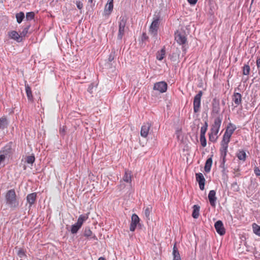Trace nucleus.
<instances>
[{"label": "nucleus", "mask_w": 260, "mask_h": 260, "mask_svg": "<svg viewBox=\"0 0 260 260\" xmlns=\"http://www.w3.org/2000/svg\"><path fill=\"white\" fill-rule=\"evenodd\" d=\"M120 186L122 187V188H124V185H122V184H120Z\"/></svg>", "instance_id": "nucleus-55"}, {"label": "nucleus", "mask_w": 260, "mask_h": 260, "mask_svg": "<svg viewBox=\"0 0 260 260\" xmlns=\"http://www.w3.org/2000/svg\"><path fill=\"white\" fill-rule=\"evenodd\" d=\"M192 209V216L193 218L197 219L200 215V207L198 205H194L193 206Z\"/></svg>", "instance_id": "nucleus-19"}, {"label": "nucleus", "mask_w": 260, "mask_h": 260, "mask_svg": "<svg viewBox=\"0 0 260 260\" xmlns=\"http://www.w3.org/2000/svg\"><path fill=\"white\" fill-rule=\"evenodd\" d=\"M83 235L88 239H93L96 241L98 240L97 237L95 234L92 233V232L88 226H86L84 228L83 231Z\"/></svg>", "instance_id": "nucleus-13"}, {"label": "nucleus", "mask_w": 260, "mask_h": 260, "mask_svg": "<svg viewBox=\"0 0 260 260\" xmlns=\"http://www.w3.org/2000/svg\"><path fill=\"white\" fill-rule=\"evenodd\" d=\"M173 260H181V257H180L179 251L177 248L176 243L174 245V246H173Z\"/></svg>", "instance_id": "nucleus-20"}, {"label": "nucleus", "mask_w": 260, "mask_h": 260, "mask_svg": "<svg viewBox=\"0 0 260 260\" xmlns=\"http://www.w3.org/2000/svg\"><path fill=\"white\" fill-rule=\"evenodd\" d=\"M77 7L80 9L81 10L83 7V3L80 1H77L76 3Z\"/></svg>", "instance_id": "nucleus-40"}, {"label": "nucleus", "mask_w": 260, "mask_h": 260, "mask_svg": "<svg viewBox=\"0 0 260 260\" xmlns=\"http://www.w3.org/2000/svg\"><path fill=\"white\" fill-rule=\"evenodd\" d=\"M166 55V50L165 47L162 48L159 51H158L156 54V58L158 60H162Z\"/></svg>", "instance_id": "nucleus-23"}, {"label": "nucleus", "mask_w": 260, "mask_h": 260, "mask_svg": "<svg viewBox=\"0 0 260 260\" xmlns=\"http://www.w3.org/2000/svg\"><path fill=\"white\" fill-rule=\"evenodd\" d=\"M17 255L20 258H23L26 256L25 251L22 248H20L18 250Z\"/></svg>", "instance_id": "nucleus-35"}, {"label": "nucleus", "mask_w": 260, "mask_h": 260, "mask_svg": "<svg viewBox=\"0 0 260 260\" xmlns=\"http://www.w3.org/2000/svg\"><path fill=\"white\" fill-rule=\"evenodd\" d=\"M107 3L113 4V0H108Z\"/></svg>", "instance_id": "nucleus-48"}, {"label": "nucleus", "mask_w": 260, "mask_h": 260, "mask_svg": "<svg viewBox=\"0 0 260 260\" xmlns=\"http://www.w3.org/2000/svg\"><path fill=\"white\" fill-rule=\"evenodd\" d=\"M206 127L202 126L201 128V134L200 135L205 136L206 132L207 131Z\"/></svg>", "instance_id": "nucleus-41"}, {"label": "nucleus", "mask_w": 260, "mask_h": 260, "mask_svg": "<svg viewBox=\"0 0 260 260\" xmlns=\"http://www.w3.org/2000/svg\"><path fill=\"white\" fill-rule=\"evenodd\" d=\"M203 94L202 91H200L194 97L193 99V111L197 113L200 111L201 106V97Z\"/></svg>", "instance_id": "nucleus-8"}, {"label": "nucleus", "mask_w": 260, "mask_h": 260, "mask_svg": "<svg viewBox=\"0 0 260 260\" xmlns=\"http://www.w3.org/2000/svg\"><path fill=\"white\" fill-rule=\"evenodd\" d=\"M254 173L255 175L257 176H260V170L257 167H255L254 168Z\"/></svg>", "instance_id": "nucleus-43"}, {"label": "nucleus", "mask_w": 260, "mask_h": 260, "mask_svg": "<svg viewBox=\"0 0 260 260\" xmlns=\"http://www.w3.org/2000/svg\"><path fill=\"white\" fill-rule=\"evenodd\" d=\"M236 129V127L235 125L229 123V141H230V138L231 136V135Z\"/></svg>", "instance_id": "nucleus-31"}, {"label": "nucleus", "mask_w": 260, "mask_h": 260, "mask_svg": "<svg viewBox=\"0 0 260 260\" xmlns=\"http://www.w3.org/2000/svg\"><path fill=\"white\" fill-rule=\"evenodd\" d=\"M250 68L248 64H245L242 67V74L245 76H248L250 73Z\"/></svg>", "instance_id": "nucleus-28"}, {"label": "nucleus", "mask_w": 260, "mask_h": 260, "mask_svg": "<svg viewBox=\"0 0 260 260\" xmlns=\"http://www.w3.org/2000/svg\"><path fill=\"white\" fill-rule=\"evenodd\" d=\"M30 26L28 25L26 27H25L22 30V31L21 32L20 35L21 36V37L22 36H25L28 32V29L29 28Z\"/></svg>", "instance_id": "nucleus-38"}, {"label": "nucleus", "mask_w": 260, "mask_h": 260, "mask_svg": "<svg viewBox=\"0 0 260 260\" xmlns=\"http://www.w3.org/2000/svg\"><path fill=\"white\" fill-rule=\"evenodd\" d=\"M115 57V51H112L109 55L108 60L110 62L113 61Z\"/></svg>", "instance_id": "nucleus-39"}, {"label": "nucleus", "mask_w": 260, "mask_h": 260, "mask_svg": "<svg viewBox=\"0 0 260 260\" xmlns=\"http://www.w3.org/2000/svg\"><path fill=\"white\" fill-rule=\"evenodd\" d=\"M214 123L216 126H219L220 123V121L218 119H215V121H214Z\"/></svg>", "instance_id": "nucleus-46"}, {"label": "nucleus", "mask_w": 260, "mask_h": 260, "mask_svg": "<svg viewBox=\"0 0 260 260\" xmlns=\"http://www.w3.org/2000/svg\"><path fill=\"white\" fill-rule=\"evenodd\" d=\"M232 187H234V188H236L235 189H237L238 187H237V184H233L232 186Z\"/></svg>", "instance_id": "nucleus-50"}, {"label": "nucleus", "mask_w": 260, "mask_h": 260, "mask_svg": "<svg viewBox=\"0 0 260 260\" xmlns=\"http://www.w3.org/2000/svg\"><path fill=\"white\" fill-rule=\"evenodd\" d=\"M113 9V4H107L104 9V15L109 16L111 13Z\"/></svg>", "instance_id": "nucleus-22"}, {"label": "nucleus", "mask_w": 260, "mask_h": 260, "mask_svg": "<svg viewBox=\"0 0 260 260\" xmlns=\"http://www.w3.org/2000/svg\"><path fill=\"white\" fill-rule=\"evenodd\" d=\"M37 199V193L33 192L28 194L26 197L27 203L29 204V208L35 203Z\"/></svg>", "instance_id": "nucleus-16"}, {"label": "nucleus", "mask_w": 260, "mask_h": 260, "mask_svg": "<svg viewBox=\"0 0 260 260\" xmlns=\"http://www.w3.org/2000/svg\"><path fill=\"white\" fill-rule=\"evenodd\" d=\"M210 140H213V138H211V135L209 136Z\"/></svg>", "instance_id": "nucleus-54"}, {"label": "nucleus", "mask_w": 260, "mask_h": 260, "mask_svg": "<svg viewBox=\"0 0 260 260\" xmlns=\"http://www.w3.org/2000/svg\"><path fill=\"white\" fill-rule=\"evenodd\" d=\"M233 101L237 105H239L241 101V95L239 93H235L233 96Z\"/></svg>", "instance_id": "nucleus-26"}, {"label": "nucleus", "mask_w": 260, "mask_h": 260, "mask_svg": "<svg viewBox=\"0 0 260 260\" xmlns=\"http://www.w3.org/2000/svg\"><path fill=\"white\" fill-rule=\"evenodd\" d=\"M93 85L92 84H90L88 87V89H87V91L90 93H92V89H93Z\"/></svg>", "instance_id": "nucleus-42"}, {"label": "nucleus", "mask_w": 260, "mask_h": 260, "mask_svg": "<svg viewBox=\"0 0 260 260\" xmlns=\"http://www.w3.org/2000/svg\"><path fill=\"white\" fill-rule=\"evenodd\" d=\"M152 208L151 207H147L144 210V214L145 216L148 218L151 211Z\"/></svg>", "instance_id": "nucleus-37"}, {"label": "nucleus", "mask_w": 260, "mask_h": 260, "mask_svg": "<svg viewBox=\"0 0 260 260\" xmlns=\"http://www.w3.org/2000/svg\"><path fill=\"white\" fill-rule=\"evenodd\" d=\"M148 39V37L147 36V35L146 34V33H144V32L143 33L142 36V40L143 41H144L147 40Z\"/></svg>", "instance_id": "nucleus-45"}, {"label": "nucleus", "mask_w": 260, "mask_h": 260, "mask_svg": "<svg viewBox=\"0 0 260 260\" xmlns=\"http://www.w3.org/2000/svg\"><path fill=\"white\" fill-rule=\"evenodd\" d=\"M25 91L26 93L27 98L28 101L32 102L33 101V96L31 92V88L28 84L25 85Z\"/></svg>", "instance_id": "nucleus-21"}, {"label": "nucleus", "mask_w": 260, "mask_h": 260, "mask_svg": "<svg viewBox=\"0 0 260 260\" xmlns=\"http://www.w3.org/2000/svg\"><path fill=\"white\" fill-rule=\"evenodd\" d=\"M256 65L258 68L260 67V58L257 59Z\"/></svg>", "instance_id": "nucleus-47"}, {"label": "nucleus", "mask_w": 260, "mask_h": 260, "mask_svg": "<svg viewBox=\"0 0 260 260\" xmlns=\"http://www.w3.org/2000/svg\"><path fill=\"white\" fill-rule=\"evenodd\" d=\"M151 126V124L148 122L143 125L141 129V136L144 138H146Z\"/></svg>", "instance_id": "nucleus-14"}, {"label": "nucleus", "mask_w": 260, "mask_h": 260, "mask_svg": "<svg viewBox=\"0 0 260 260\" xmlns=\"http://www.w3.org/2000/svg\"><path fill=\"white\" fill-rule=\"evenodd\" d=\"M35 13L34 12H27L26 14V19L28 21L31 20L35 18Z\"/></svg>", "instance_id": "nucleus-34"}, {"label": "nucleus", "mask_w": 260, "mask_h": 260, "mask_svg": "<svg viewBox=\"0 0 260 260\" xmlns=\"http://www.w3.org/2000/svg\"><path fill=\"white\" fill-rule=\"evenodd\" d=\"M212 156L213 155H211L210 157L208 158L206 161L204 170L207 173L209 172L211 170V168L212 165Z\"/></svg>", "instance_id": "nucleus-18"}, {"label": "nucleus", "mask_w": 260, "mask_h": 260, "mask_svg": "<svg viewBox=\"0 0 260 260\" xmlns=\"http://www.w3.org/2000/svg\"><path fill=\"white\" fill-rule=\"evenodd\" d=\"M24 13L22 12H20L16 15V18L17 19V22L20 24L22 22V20L24 18Z\"/></svg>", "instance_id": "nucleus-30"}, {"label": "nucleus", "mask_w": 260, "mask_h": 260, "mask_svg": "<svg viewBox=\"0 0 260 260\" xmlns=\"http://www.w3.org/2000/svg\"><path fill=\"white\" fill-rule=\"evenodd\" d=\"M253 232L257 235L260 236V226L257 224L254 223L252 225Z\"/></svg>", "instance_id": "nucleus-33"}, {"label": "nucleus", "mask_w": 260, "mask_h": 260, "mask_svg": "<svg viewBox=\"0 0 260 260\" xmlns=\"http://www.w3.org/2000/svg\"><path fill=\"white\" fill-rule=\"evenodd\" d=\"M12 142H9L2 149L1 152H2V154L1 155H3L5 158H9L12 156L14 152V149L12 148Z\"/></svg>", "instance_id": "nucleus-7"}, {"label": "nucleus", "mask_w": 260, "mask_h": 260, "mask_svg": "<svg viewBox=\"0 0 260 260\" xmlns=\"http://www.w3.org/2000/svg\"><path fill=\"white\" fill-rule=\"evenodd\" d=\"M196 180L199 183V187L201 190L205 188V179L201 173L196 174Z\"/></svg>", "instance_id": "nucleus-11"}, {"label": "nucleus", "mask_w": 260, "mask_h": 260, "mask_svg": "<svg viewBox=\"0 0 260 260\" xmlns=\"http://www.w3.org/2000/svg\"><path fill=\"white\" fill-rule=\"evenodd\" d=\"M3 0H0V3H3Z\"/></svg>", "instance_id": "nucleus-57"}, {"label": "nucleus", "mask_w": 260, "mask_h": 260, "mask_svg": "<svg viewBox=\"0 0 260 260\" xmlns=\"http://www.w3.org/2000/svg\"><path fill=\"white\" fill-rule=\"evenodd\" d=\"M237 156L240 160L245 161L246 157V154L244 151L241 150L237 153Z\"/></svg>", "instance_id": "nucleus-29"}, {"label": "nucleus", "mask_w": 260, "mask_h": 260, "mask_svg": "<svg viewBox=\"0 0 260 260\" xmlns=\"http://www.w3.org/2000/svg\"><path fill=\"white\" fill-rule=\"evenodd\" d=\"M98 260H105V258L103 257H100L99 258Z\"/></svg>", "instance_id": "nucleus-51"}, {"label": "nucleus", "mask_w": 260, "mask_h": 260, "mask_svg": "<svg viewBox=\"0 0 260 260\" xmlns=\"http://www.w3.org/2000/svg\"><path fill=\"white\" fill-rule=\"evenodd\" d=\"M5 199L6 205L11 210H15L19 207V201L14 189H10L6 192Z\"/></svg>", "instance_id": "nucleus-2"}, {"label": "nucleus", "mask_w": 260, "mask_h": 260, "mask_svg": "<svg viewBox=\"0 0 260 260\" xmlns=\"http://www.w3.org/2000/svg\"><path fill=\"white\" fill-rule=\"evenodd\" d=\"M93 2V0H88V3H92Z\"/></svg>", "instance_id": "nucleus-52"}, {"label": "nucleus", "mask_w": 260, "mask_h": 260, "mask_svg": "<svg viewBox=\"0 0 260 260\" xmlns=\"http://www.w3.org/2000/svg\"><path fill=\"white\" fill-rule=\"evenodd\" d=\"M203 127H206V128H207V127H208V123H207V122H206H206H205V124H204V125H203Z\"/></svg>", "instance_id": "nucleus-49"}, {"label": "nucleus", "mask_w": 260, "mask_h": 260, "mask_svg": "<svg viewBox=\"0 0 260 260\" xmlns=\"http://www.w3.org/2000/svg\"><path fill=\"white\" fill-rule=\"evenodd\" d=\"M224 133L223 139L221 143V148L220 149V165L219 168L221 169V172L223 176H226V167L225 163L226 161V156L228 151V125L224 127Z\"/></svg>", "instance_id": "nucleus-1"}, {"label": "nucleus", "mask_w": 260, "mask_h": 260, "mask_svg": "<svg viewBox=\"0 0 260 260\" xmlns=\"http://www.w3.org/2000/svg\"><path fill=\"white\" fill-rule=\"evenodd\" d=\"M168 88V84L165 81H160L154 83L153 90H157L160 93L165 92Z\"/></svg>", "instance_id": "nucleus-9"}, {"label": "nucleus", "mask_w": 260, "mask_h": 260, "mask_svg": "<svg viewBox=\"0 0 260 260\" xmlns=\"http://www.w3.org/2000/svg\"><path fill=\"white\" fill-rule=\"evenodd\" d=\"M188 3L191 5H194L197 3L198 0H187Z\"/></svg>", "instance_id": "nucleus-44"}, {"label": "nucleus", "mask_w": 260, "mask_h": 260, "mask_svg": "<svg viewBox=\"0 0 260 260\" xmlns=\"http://www.w3.org/2000/svg\"><path fill=\"white\" fill-rule=\"evenodd\" d=\"M214 227L217 233L220 236H222L225 234V229L223 226V223L221 220L217 221L215 223Z\"/></svg>", "instance_id": "nucleus-12"}, {"label": "nucleus", "mask_w": 260, "mask_h": 260, "mask_svg": "<svg viewBox=\"0 0 260 260\" xmlns=\"http://www.w3.org/2000/svg\"><path fill=\"white\" fill-rule=\"evenodd\" d=\"M60 133L63 132H64V129H62V130H61V129H60Z\"/></svg>", "instance_id": "nucleus-56"}, {"label": "nucleus", "mask_w": 260, "mask_h": 260, "mask_svg": "<svg viewBox=\"0 0 260 260\" xmlns=\"http://www.w3.org/2000/svg\"><path fill=\"white\" fill-rule=\"evenodd\" d=\"M219 103L214 101L212 103V112L215 114L218 113L219 111Z\"/></svg>", "instance_id": "nucleus-27"}, {"label": "nucleus", "mask_w": 260, "mask_h": 260, "mask_svg": "<svg viewBox=\"0 0 260 260\" xmlns=\"http://www.w3.org/2000/svg\"><path fill=\"white\" fill-rule=\"evenodd\" d=\"M200 142L201 144V145L205 147L207 145V141L205 138V136L200 135Z\"/></svg>", "instance_id": "nucleus-36"}, {"label": "nucleus", "mask_w": 260, "mask_h": 260, "mask_svg": "<svg viewBox=\"0 0 260 260\" xmlns=\"http://www.w3.org/2000/svg\"><path fill=\"white\" fill-rule=\"evenodd\" d=\"M9 36L11 39L16 41L17 42H20L22 41L21 37L16 31H11L9 33Z\"/></svg>", "instance_id": "nucleus-17"}, {"label": "nucleus", "mask_w": 260, "mask_h": 260, "mask_svg": "<svg viewBox=\"0 0 260 260\" xmlns=\"http://www.w3.org/2000/svg\"><path fill=\"white\" fill-rule=\"evenodd\" d=\"M88 218L87 214H82L80 215L78 218L77 222L73 224L71 228V232L72 234H75L77 233L78 231L82 227L83 222L85 221Z\"/></svg>", "instance_id": "nucleus-6"}, {"label": "nucleus", "mask_w": 260, "mask_h": 260, "mask_svg": "<svg viewBox=\"0 0 260 260\" xmlns=\"http://www.w3.org/2000/svg\"><path fill=\"white\" fill-rule=\"evenodd\" d=\"M160 15L159 13L155 14L153 18V21L149 28V33L153 37L156 38L159 26V20Z\"/></svg>", "instance_id": "nucleus-4"}, {"label": "nucleus", "mask_w": 260, "mask_h": 260, "mask_svg": "<svg viewBox=\"0 0 260 260\" xmlns=\"http://www.w3.org/2000/svg\"><path fill=\"white\" fill-rule=\"evenodd\" d=\"M127 18L125 16H121L119 18L118 21V32L117 35V40L121 41L124 36L125 31L128 29V27L126 26Z\"/></svg>", "instance_id": "nucleus-5"}, {"label": "nucleus", "mask_w": 260, "mask_h": 260, "mask_svg": "<svg viewBox=\"0 0 260 260\" xmlns=\"http://www.w3.org/2000/svg\"><path fill=\"white\" fill-rule=\"evenodd\" d=\"M123 180L127 183H131L132 182V175L128 171H125L123 177Z\"/></svg>", "instance_id": "nucleus-25"}, {"label": "nucleus", "mask_w": 260, "mask_h": 260, "mask_svg": "<svg viewBox=\"0 0 260 260\" xmlns=\"http://www.w3.org/2000/svg\"><path fill=\"white\" fill-rule=\"evenodd\" d=\"M140 218L135 213L133 214L131 217V222L129 226V230L131 232H134L137 225H140Z\"/></svg>", "instance_id": "nucleus-10"}, {"label": "nucleus", "mask_w": 260, "mask_h": 260, "mask_svg": "<svg viewBox=\"0 0 260 260\" xmlns=\"http://www.w3.org/2000/svg\"><path fill=\"white\" fill-rule=\"evenodd\" d=\"M8 124V120L6 117H2L0 118V129H4L7 128Z\"/></svg>", "instance_id": "nucleus-24"}, {"label": "nucleus", "mask_w": 260, "mask_h": 260, "mask_svg": "<svg viewBox=\"0 0 260 260\" xmlns=\"http://www.w3.org/2000/svg\"><path fill=\"white\" fill-rule=\"evenodd\" d=\"M35 160V157L34 154L27 156L26 157L25 161L28 164H32Z\"/></svg>", "instance_id": "nucleus-32"}, {"label": "nucleus", "mask_w": 260, "mask_h": 260, "mask_svg": "<svg viewBox=\"0 0 260 260\" xmlns=\"http://www.w3.org/2000/svg\"><path fill=\"white\" fill-rule=\"evenodd\" d=\"M208 197L211 206L214 207L216 205V201L217 200L215 191L214 190H210Z\"/></svg>", "instance_id": "nucleus-15"}, {"label": "nucleus", "mask_w": 260, "mask_h": 260, "mask_svg": "<svg viewBox=\"0 0 260 260\" xmlns=\"http://www.w3.org/2000/svg\"><path fill=\"white\" fill-rule=\"evenodd\" d=\"M210 140H213V138H211V135L209 136Z\"/></svg>", "instance_id": "nucleus-53"}, {"label": "nucleus", "mask_w": 260, "mask_h": 260, "mask_svg": "<svg viewBox=\"0 0 260 260\" xmlns=\"http://www.w3.org/2000/svg\"><path fill=\"white\" fill-rule=\"evenodd\" d=\"M175 40L178 44L182 45V50L185 54L186 52L187 47L185 46L187 43V38L185 32L183 30H177L175 33Z\"/></svg>", "instance_id": "nucleus-3"}]
</instances>
